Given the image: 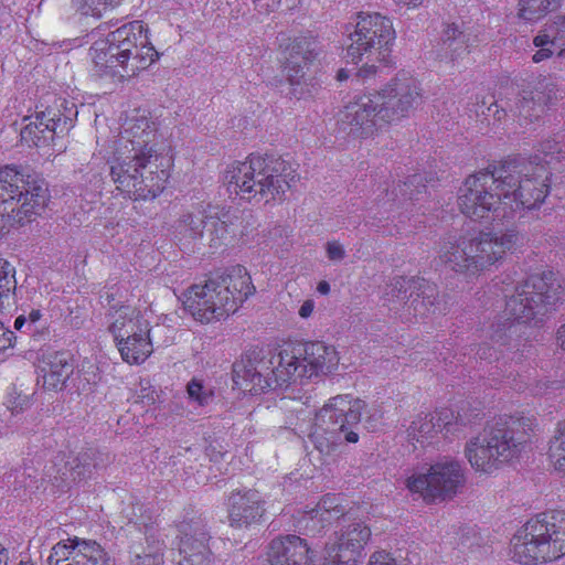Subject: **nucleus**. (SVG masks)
<instances>
[{
	"instance_id": "6ab92c4d",
	"label": "nucleus",
	"mask_w": 565,
	"mask_h": 565,
	"mask_svg": "<svg viewBox=\"0 0 565 565\" xmlns=\"http://www.w3.org/2000/svg\"><path fill=\"white\" fill-rule=\"evenodd\" d=\"M371 537V530L360 521H342L339 531L326 544V561L332 564L355 562Z\"/></svg>"
},
{
	"instance_id": "49530a36",
	"label": "nucleus",
	"mask_w": 565,
	"mask_h": 565,
	"mask_svg": "<svg viewBox=\"0 0 565 565\" xmlns=\"http://www.w3.org/2000/svg\"><path fill=\"white\" fill-rule=\"evenodd\" d=\"M42 319V312L39 309H32L26 315L28 332L32 333L38 330L36 323Z\"/></svg>"
},
{
	"instance_id": "a18cd8bd",
	"label": "nucleus",
	"mask_w": 565,
	"mask_h": 565,
	"mask_svg": "<svg viewBox=\"0 0 565 565\" xmlns=\"http://www.w3.org/2000/svg\"><path fill=\"white\" fill-rule=\"evenodd\" d=\"M280 1L281 0H254V3L255 8L260 13H269L271 11H275L279 7Z\"/></svg>"
},
{
	"instance_id": "8fccbe9b",
	"label": "nucleus",
	"mask_w": 565,
	"mask_h": 565,
	"mask_svg": "<svg viewBox=\"0 0 565 565\" xmlns=\"http://www.w3.org/2000/svg\"><path fill=\"white\" fill-rule=\"evenodd\" d=\"M23 328L28 330L26 316L20 315L14 321V329L18 331H23Z\"/></svg>"
},
{
	"instance_id": "20e7f679",
	"label": "nucleus",
	"mask_w": 565,
	"mask_h": 565,
	"mask_svg": "<svg viewBox=\"0 0 565 565\" xmlns=\"http://www.w3.org/2000/svg\"><path fill=\"white\" fill-rule=\"evenodd\" d=\"M90 75L121 83L148 68L158 58L142 21H132L94 41L89 47Z\"/></svg>"
},
{
	"instance_id": "79ce46f5",
	"label": "nucleus",
	"mask_w": 565,
	"mask_h": 565,
	"mask_svg": "<svg viewBox=\"0 0 565 565\" xmlns=\"http://www.w3.org/2000/svg\"><path fill=\"white\" fill-rule=\"evenodd\" d=\"M326 254L331 262H341L347 256L345 248L339 241H329L326 244Z\"/></svg>"
},
{
	"instance_id": "393cba45",
	"label": "nucleus",
	"mask_w": 565,
	"mask_h": 565,
	"mask_svg": "<svg viewBox=\"0 0 565 565\" xmlns=\"http://www.w3.org/2000/svg\"><path fill=\"white\" fill-rule=\"evenodd\" d=\"M60 119H55V114L41 111L34 117H24L21 128V141L29 147H41L53 139L56 126Z\"/></svg>"
},
{
	"instance_id": "13d9d810",
	"label": "nucleus",
	"mask_w": 565,
	"mask_h": 565,
	"mask_svg": "<svg viewBox=\"0 0 565 565\" xmlns=\"http://www.w3.org/2000/svg\"><path fill=\"white\" fill-rule=\"evenodd\" d=\"M419 303L418 299L415 298L413 301H412V305H414V309L415 311H417V305Z\"/></svg>"
},
{
	"instance_id": "a211bd4d",
	"label": "nucleus",
	"mask_w": 565,
	"mask_h": 565,
	"mask_svg": "<svg viewBox=\"0 0 565 565\" xmlns=\"http://www.w3.org/2000/svg\"><path fill=\"white\" fill-rule=\"evenodd\" d=\"M46 565H113V563L99 543L74 536L52 546Z\"/></svg>"
},
{
	"instance_id": "423d86ee",
	"label": "nucleus",
	"mask_w": 565,
	"mask_h": 565,
	"mask_svg": "<svg viewBox=\"0 0 565 565\" xmlns=\"http://www.w3.org/2000/svg\"><path fill=\"white\" fill-rule=\"evenodd\" d=\"M299 175L285 160L249 156L232 163L225 171L227 191L248 202L270 203L284 199Z\"/></svg>"
},
{
	"instance_id": "c85d7f7f",
	"label": "nucleus",
	"mask_w": 565,
	"mask_h": 565,
	"mask_svg": "<svg viewBox=\"0 0 565 565\" xmlns=\"http://www.w3.org/2000/svg\"><path fill=\"white\" fill-rule=\"evenodd\" d=\"M207 217L202 212L183 214L175 226L178 239L183 244L204 239Z\"/></svg>"
},
{
	"instance_id": "ddd939ff",
	"label": "nucleus",
	"mask_w": 565,
	"mask_h": 565,
	"mask_svg": "<svg viewBox=\"0 0 565 565\" xmlns=\"http://www.w3.org/2000/svg\"><path fill=\"white\" fill-rule=\"evenodd\" d=\"M364 407L362 399L349 394L331 397L315 415L309 435L316 448L330 454L338 433H343L348 443H358L359 435L353 428L360 423Z\"/></svg>"
},
{
	"instance_id": "3c124183",
	"label": "nucleus",
	"mask_w": 565,
	"mask_h": 565,
	"mask_svg": "<svg viewBox=\"0 0 565 565\" xmlns=\"http://www.w3.org/2000/svg\"><path fill=\"white\" fill-rule=\"evenodd\" d=\"M9 551L0 543V565H8Z\"/></svg>"
},
{
	"instance_id": "603ef678",
	"label": "nucleus",
	"mask_w": 565,
	"mask_h": 565,
	"mask_svg": "<svg viewBox=\"0 0 565 565\" xmlns=\"http://www.w3.org/2000/svg\"><path fill=\"white\" fill-rule=\"evenodd\" d=\"M317 291L321 295H328L330 292V285L326 280H321L317 286Z\"/></svg>"
},
{
	"instance_id": "a878e982",
	"label": "nucleus",
	"mask_w": 565,
	"mask_h": 565,
	"mask_svg": "<svg viewBox=\"0 0 565 565\" xmlns=\"http://www.w3.org/2000/svg\"><path fill=\"white\" fill-rule=\"evenodd\" d=\"M286 54L284 71L287 78L291 85L299 84L306 65L315 57L313 51L309 49L307 41H295L287 47Z\"/></svg>"
},
{
	"instance_id": "f3484780",
	"label": "nucleus",
	"mask_w": 565,
	"mask_h": 565,
	"mask_svg": "<svg viewBox=\"0 0 565 565\" xmlns=\"http://www.w3.org/2000/svg\"><path fill=\"white\" fill-rule=\"evenodd\" d=\"M509 214L519 209H534L541 204L548 193L547 171L544 166L534 168L532 174L529 169L499 177Z\"/></svg>"
},
{
	"instance_id": "864d4df0",
	"label": "nucleus",
	"mask_w": 565,
	"mask_h": 565,
	"mask_svg": "<svg viewBox=\"0 0 565 565\" xmlns=\"http://www.w3.org/2000/svg\"><path fill=\"white\" fill-rule=\"evenodd\" d=\"M557 341L561 348L565 350V324H563L557 331Z\"/></svg>"
},
{
	"instance_id": "c03bdc74",
	"label": "nucleus",
	"mask_w": 565,
	"mask_h": 565,
	"mask_svg": "<svg viewBox=\"0 0 565 565\" xmlns=\"http://www.w3.org/2000/svg\"><path fill=\"white\" fill-rule=\"evenodd\" d=\"M537 47H539V50L532 56V61L534 63H540V62L551 57L555 51L558 52V47L552 46L550 44H547V45H540Z\"/></svg>"
},
{
	"instance_id": "ea45409f",
	"label": "nucleus",
	"mask_w": 565,
	"mask_h": 565,
	"mask_svg": "<svg viewBox=\"0 0 565 565\" xmlns=\"http://www.w3.org/2000/svg\"><path fill=\"white\" fill-rule=\"evenodd\" d=\"M6 405L13 414H18L30 406V397L13 390L8 394Z\"/></svg>"
},
{
	"instance_id": "7c9ffc66",
	"label": "nucleus",
	"mask_w": 565,
	"mask_h": 565,
	"mask_svg": "<svg viewBox=\"0 0 565 565\" xmlns=\"http://www.w3.org/2000/svg\"><path fill=\"white\" fill-rule=\"evenodd\" d=\"M535 46L552 45L558 47V56L565 57V15L557 19L533 40Z\"/></svg>"
},
{
	"instance_id": "de8ad7c7",
	"label": "nucleus",
	"mask_w": 565,
	"mask_h": 565,
	"mask_svg": "<svg viewBox=\"0 0 565 565\" xmlns=\"http://www.w3.org/2000/svg\"><path fill=\"white\" fill-rule=\"evenodd\" d=\"M13 333L0 321V351L12 345Z\"/></svg>"
},
{
	"instance_id": "6e6552de",
	"label": "nucleus",
	"mask_w": 565,
	"mask_h": 565,
	"mask_svg": "<svg viewBox=\"0 0 565 565\" xmlns=\"http://www.w3.org/2000/svg\"><path fill=\"white\" fill-rule=\"evenodd\" d=\"M510 555L525 565L544 564L565 555V511L553 510L529 520L511 539Z\"/></svg>"
},
{
	"instance_id": "a19ab883",
	"label": "nucleus",
	"mask_w": 565,
	"mask_h": 565,
	"mask_svg": "<svg viewBox=\"0 0 565 565\" xmlns=\"http://www.w3.org/2000/svg\"><path fill=\"white\" fill-rule=\"evenodd\" d=\"M409 285L411 280L404 277H397L386 295H392V298H396L398 301H404L407 298L406 294Z\"/></svg>"
},
{
	"instance_id": "c9c22d12",
	"label": "nucleus",
	"mask_w": 565,
	"mask_h": 565,
	"mask_svg": "<svg viewBox=\"0 0 565 565\" xmlns=\"http://www.w3.org/2000/svg\"><path fill=\"white\" fill-rule=\"evenodd\" d=\"M343 514V509L337 503V498H323L317 508L310 512L311 521L321 523L322 526L338 520Z\"/></svg>"
},
{
	"instance_id": "5fc2aeb1",
	"label": "nucleus",
	"mask_w": 565,
	"mask_h": 565,
	"mask_svg": "<svg viewBox=\"0 0 565 565\" xmlns=\"http://www.w3.org/2000/svg\"><path fill=\"white\" fill-rule=\"evenodd\" d=\"M397 2L409 7V8H416L423 3L424 0H396Z\"/></svg>"
},
{
	"instance_id": "4be33fe9",
	"label": "nucleus",
	"mask_w": 565,
	"mask_h": 565,
	"mask_svg": "<svg viewBox=\"0 0 565 565\" xmlns=\"http://www.w3.org/2000/svg\"><path fill=\"white\" fill-rule=\"evenodd\" d=\"M557 97L558 89L554 81L539 76L522 89L515 111L520 117L532 121L540 118Z\"/></svg>"
},
{
	"instance_id": "2f4dec72",
	"label": "nucleus",
	"mask_w": 565,
	"mask_h": 565,
	"mask_svg": "<svg viewBox=\"0 0 565 565\" xmlns=\"http://www.w3.org/2000/svg\"><path fill=\"white\" fill-rule=\"evenodd\" d=\"M118 4L119 0H72V7L77 14L95 20H99Z\"/></svg>"
},
{
	"instance_id": "9b49d317",
	"label": "nucleus",
	"mask_w": 565,
	"mask_h": 565,
	"mask_svg": "<svg viewBox=\"0 0 565 565\" xmlns=\"http://www.w3.org/2000/svg\"><path fill=\"white\" fill-rule=\"evenodd\" d=\"M533 419H512L507 427H486L465 445L463 454L470 466L484 473H491L503 462H508L524 449Z\"/></svg>"
},
{
	"instance_id": "58836bf2",
	"label": "nucleus",
	"mask_w": 565,
	"mask_h": 565,
	"mask_svg": "<svg viewBox=\"0 0 565 565\" xmlns=\"http://www.w3.org/2000/svg\"><path fill=\"white\" fill-rule=\"evenodd\" d=\"M516 332V324L513 322L509 323L507 327L504 324L503 330H497L491 335V341L493 344L501 347H507L508 350H512L516 348V343H512L511 335Z\"/></svg>"
},
{
	"instance_id": "aec40b11",
	"label": "nucleus",
	"mask_w": 565,
	"mask_h": 565,
	"mask_svg": "<svg viewBox=\"0 0 565 565\" xmlns=\"http://www.w3.org/2000/svg\"><path fill=\"white\" fill-rule=\"evenodd\" d=\"M178 531L179 565H213L210 534L202 519L184 520Z\"/></svg>"
},
{
	"instance_id": "6e6d98bb",
	"label": "nucleus",
	"mask_w": 565,
	"mask_h": 565,
	"mask_svg": "<svg viewBox=\"0 0 565 565\" xmlns=\"http://www.w3.org/2000/svg\"><path fill=\"white\" fill-rule=\"evenodd\" d=\"M556 148L557 143L554 141H547L545 145H543V151L546 156L553 153Z\"/></svg>"
},
{
	"instance_id": "39448f33",
	"label": "nucleus",
	"mask_w": 565,
	"mask_h": 565,
	"mask_svg": "<svg viewBox=\"0 0 565 565\" xmlns=\"http://www.w3.org/2000/svg\"><path fill=\"white\" fill-rule=\"evenodd\" d=\"M254 292L248 271L236 265L214 274L204 284L190 287L183 296V305L196 321L211 323L236 312Z\"/></svg>"
},
{
	"instance_id": "f257e3e1",
	"label": "nucleus",
	"mask_w": 565,
	"mask_h": 565,
	"mask_svg": "<svg viewBox=\"0 0 565 565\" xmlns=\"http://www.w3.org/2000/svg\"><path fill=\"white\" fill-rule=\"evenodd\" d=\"M157 124L145 109H134L114 141L110 173L117 190L134 200H152L170 177L169 162L149 145Z\"/></svg>"
},
{
	"instance_id": "2eb2a0df",
	"label": "nucleus",
	"mask_w": 565,
	"mask_h": 565,
	"mask_svg": "<svg viewBox=\"0 0 565 565\" xmlns=\"http://www.w3.org/2000/svg\"><path fill=\"white\" fill-rule=\"evenodd\" d=\"M458 206L462 214L475 221L509 215L499 178L491 172H478L465 180L458 191Z\"/></svg>"
},
{
	"instance_id": "c756f323",
	"label": "nucleus",
	"mask_w": 565,
	"mask_h": 565,
	"mask_svg": "<svg viewBox=\"0 0 565 565\" xmlns=\"http://www.w3.org/2000/svg\"><path fill=\"white\" fill-rule=\"evenodd\" d=\"M72 371V365L62 354L54 355L52 360L42 367L43 386L51 391L61 390Z\"/></svg>"
},
{
	"instance_id": "4c0bfd02",
	"label": "nucleus",
	"mask_w": 565,
	"mask_h": 565,
	"mask_svg": "<svg viewBox=\"0 0 565 565\" xmlns=\"http://www.w3.org/2000/svg\"><path fill=\"white\" fill-rule=\"evenodd\" d=\"M186 393L191 401L196 402L199 405H206L213 393L210 388H206L202 381L193 379L186 385Z\"/></svg>"
},
{
	"instance_id": "09e8293b",
	"label": "nucleus",
	"mask_w": 565,
	"mask_h": 565,
	"mask_svg": "<svg viewBox=\"0 0 565 565\" xmlns=\"http://www.w3.org/2000/svg\"><path fill=\"white\" fill-rule=\"evenodd\" d=\"M313 309H315V301L312 299H307L300 306L298 313L301 318L307 319L312 315Z\"/></svg>"
},
{
	"instance_id": "e433bc0d",
	"label": "nucleus",
	"mask_w": 565,
	"mask_h": 565,
	"mask_svg": "<svg viewBox=\"0 0 565 565\" xmlns=\"http://www.w3.org/2000/svg\"><path fill=\"white\" fill-rule=\"evenodd\" d=\"M131 565H163V547L159 542L132 552Z\"/></svg>"
},
{
	"instance_id": "f03ea898",
	"label": "nucleus",
	"mask_w": 565,
	"mask_h": 565,
	"mask_svg": "<svg viewBox=\"0 0 565 565\" xmlns=\"http://www.w3.org/2000/svg\"><path fill=\"white\" fill-rule=\"evenodd\" d=\"M339 353L333 345L321 341L291 344L282 348L276 361L236 363L234 383L242 390L260 394L288 387L291 384L328 375L339 365Z\"/></svg>"
},
{
	"instance_id": "72a5a7b5",
	"label": "nucleus",
	"mask_w": 565,
	"mask_h": 565,
	"mask_svg": "<svg viewBox=\"0 0 565 565\" xmlns=\"http://www.w3.org/2000/svg\"><path fill=\"white\" fill-rule=\"evenodd\" d=\"M548 458L553 467L565 475V419L559 422L550 441Z\"/></svg>"
},
{
	"instance_id": "1a4fd4ad",
	"label": "nucleus",
	"mask_w": 565,
	"mask_h": 565,
	"mask_svg": "<svg viewBox=\"0 0 565 565\" xmlns=\"http://www.w3.org/2000/svg\"><path fill=\"white\" fill-rule=\"evenodd\" d=\"M395 39L390 18L376 12H360L354 31L349 34L345 58L353 64L362 63L356 75L367 79L376 75L380 65L391 64Z\"/></svg>"
},
{
	"instance_id": "5701e85b",
	"label": "nucleus",
	"mask_w": 565,
	"mask_h": 565,
	"mask_svg": "<svg viewBox=\"0 0 565 565\" xmlns=\"http://www.w3.org/2000/svg\"><path fill=\"white\" fill-rule=\"evenodd\" d=\"M315 552L307 541L297 535L274 539L267 551L269 565H312Z\"/></svg>"
},
{
	"instance_id": "cd10ccee",
	"label": "nucleus",
	"mask_w": 565,
	"mask_h": 565,
	"mask_svg": "<svg viewBox=\"0 0 565 565\" xmlns=\"http://www.w3.org/2000/svg\"><path fill=\"white\" fill-rule=\"evenodd\" d=\"M468 36L455 24L446 25L443 31L440 55L456 62L469 53Z\"/></svg>"
},
{
	"instance_id": "bb28decb",
	"label": "nucleus",
	"mask_w": 565,
	"mask_h": 565,
	"mask_svg": "<svg viewBox=\"0 0 565 565\" xmlns=\"http://www.w3.org/2000/svg\"><path fill=\"white\" fill-rule=\"evenodd\" d=\"M206 225L204 239L212 249L232 244L236 238V225L230 217L222 220L216 216H209Z\"/></svg>"
},
{
	"instance_id": "412c9836",
	"label": "nucleus",
	"mask_w": 565,
	"mask_h": 565,
	"mask_svg": "<svg viewBox=\"0 0 565 565\" xmlns=\"http://www.w3.org/2000/svg\"><path fill=\"white\" fill-rule=\"evenodd\" d=\"M462 423L451 409L443 408L433 414L418 415L407 428V437L420 445L431 443L439 434L445 438L456 436Z\"/></svg>"
},
{
	"instance_id": "37998d69",
	"label": "nucleus",
	"mask_w": 565,
	"mask_h": 565,
	"mask_svg": "<svg viewBox=\"0 0 565 565\" xmlns=\"http://www.w3.org/2000/svg\"><path fill=\"white\" fill-rule=\"evenodd\" d=\"M367 565H401L391 553L385 551L374 552L369 559Z\"/></svg>"
},
{
	"instance_id": "473e14b6",
	"label": "nucleus",
	"mask_w": 565,
	"mask_h": 565,
	"mask_svg": "<svg viewBox=\"0 0 565 565\" xmlns=\"http://www.w3.org/2000/svg\"><path fill=\"white\" fill-rule=\"evenodd\" d=\"M15 267L0 257V311L10 305L17 288Z\"/></svg>"
},
{
	"instance_id": "4468645a",
	"label": "nucleus",
	"mask_w": 565,
	"mask_h": 565,
	"mask_svg": "<svg viewBox=\"0 0 565 565\" xmlns=\"http://www.w3.org/2000/svg\"><path fill=\"white\" fill-rule=\"evenodd\" d=\"M562 294L563 287L555 273L548 270L532 275L508 299L507 320L527 322L546 312L561 299Z\"/></svg>"
},
{
	"instance_id": "f8f14e48",
	"label": "nucleus",
	"mask_w": 565,
	"mask_h": 565,
	"mask_svg": "<svg viewBox=\"0 0 565 565\" xmlns=\"http://www.w3.org/2000/svg\"><path fill=\"white\" fill-rule=\"evenodd\" d=\"M152 319L147 307L121 305L109 311L107 329L126 363L140 365L152 354Z\"/></svg>"
},
{
	"instance_id": "7ed1b4c3",
	"label": "nucleus",
	"mask_w": 565,
	"mask_h": 565,
	"mask_svg": "<svg viewBox=\"0 0 565 565\" xmlns=\"http://www.w3.org/2000/svg\"><path fill=\"white\" fill-rule=\"evenodd\" d=\"M420 82L408 71H399L381 89L355 97L338 115L343 131L360 138L372 137L408 118L423 103Z\"/></svg>"
},
{
	"instance_id": "4d7b16f0",
	"label": "nucleus",
	"mask_w": 565,
	"mask_h": 565,
	"mask_svg": "<svg viewBox=\"0 0 565 565\" xmlns=\"http://www.w3.org/2000/svg\"><path fill=\"white\" fill-rule=\"evenodd\" d=\"M337 77H338V79H339L340 82H342V81L348 79L349 74H348V72H347L345 70L341 68V70L338 72Z\"/></svg>"
},
{
	"instance_id": "9d476101",
	"label": "nucleus",
	"mask_w": 565,
	"mask_h": 565,
	"mask_svg": "<svg viewBox=\"0 0 565 565\" xmlns=\"http://www.w3.org/2000/svg\"><path fill=\"white\" fill-rule=\"evenodd\" d=\"M50 200L47 184L15 167L0 168V237L39 215Z\"/></svg>"
},
{
	"instance_id": "b1692460",
	"label": "nucleus",
	"mask_w": 565,
	"mask_h": 565,
	"mask_svg": "<svg viewBox=\"0 0 565 565\" xmlns=\"http://www.w3.org/2000/svg\"><path fill=\"white\" fill-rule=\"evenodd\" d=\"M228 502V520L233 527H249L264 514L263 501L256 490L233 492Z\"/></svg>"
},
{
	"instance_id": "dca6fc26",
	"label": "nucleus",
	"mask_w": 565,
	"mask_h": 565,
	"mask_svg": "<svg viewBox=\"0 0 565 565\" xmlns=\"http://www.w3.org/2000/svg\"><path fill=\"white\" fill-rule=\"evenodd\" d=\"M463 484L461 463L449 457L440 458L428 468L414 472L405 481L409 492L429 503L452 499Z\"/></svg>"
},
{
	"instance_id": "f704fd0d",
	"label": "nucleus",
	"mask_w": 565,
	"mask_h": 565,
	"mask_svg": "<svg viewBox=\"0 0 565 565\" xmlns=\"http://www.w3.org/2000/svg\"><path fill=\"white\" fill-rule=\"evenodd\" d=\"M561 0H537L526 1L520 0L519 2V17L526 21H536L544 17L550 10L556 9Z\"/></svg>"
},
{
	"instance_id": "0eeeda50",
	"label": "nucleus",
	"mask_w": 565,
	"mask_h": 565,
	"mask_svg": "<svg viewBox=\"0 0 565 565\" xmlns=\"http://www.w3.org/2000/svg\"><path fill=\"white\" fill-rule=\"evenodd\" d=\"M519 241V234L512 230L450 236L440 244L438 258L450 270L472 279L502 259Z\"/></svg>"
}]
</instances>
